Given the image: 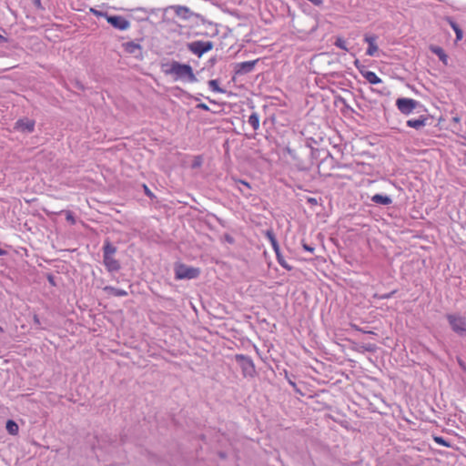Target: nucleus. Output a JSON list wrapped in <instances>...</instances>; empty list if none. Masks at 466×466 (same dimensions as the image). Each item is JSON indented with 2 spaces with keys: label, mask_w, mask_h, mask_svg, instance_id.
<instances>
[{
  "label": "nucleus",
  "mask_w": 466,
  "mask_h": 466,
  "mask_svg": "<svg viewBox=\"0 0 466 466\" xmlns=\"http://www.w3.org/2000/svg\"><path fill=\"white\" fill-rule=\"evenodd\" d=\"M238 106L239 110L235 113L241 114V118L244 120L246 115L244 112L248 111L250 114L248 115V123L253 128V130H257L259 127V118L257 113L253 112V106L251 102L248 97L240 98L238 102L235 101V106Z\"/></svg>",
  "instance_id": "2"
},
{
  "label": "nucleus",
  "mask_w": 466,
  "mask_h": 466,
  "mask_svg": "<svg viewBox=\"0 0 466 466\" xmlns=\"http://www.w3.org/2000/svg\"><path fill=\"white\" fill-rule=\"evenodd\" d=\"M267 236H268V239L270 240L271 244L273 245L275 251L278 253V244L274 238V235L268 234Z\"/></svg>",
  "instance_id": "30"
},
{
  "label": "nucleus",
  "mask_w": 466,
  "mask_h": 466,
  "mask_svg": "<svg viewBox=\"0 0 466 466\" xmlns=\"http://www.w3.org/2000/svg\"><path fill=\"white\" fill-rule=\"evenodd\" d=\"M123 47L126 52L134 55L135 56H137V55L141 53V46L133 41L124 43Z\"/></svg>",
  "instance_id": "17"
},
{
  "label": "nucleus",
  "mask_w": 466,
  "mask_h": 466,
  "mask_svg": "<svg viewBox=\"0 0 466 466\" xmlns=\"http://www.w3.org/2000/svg\"><path fill=\"white\" fill-rule=\"evenodd\" d=\"M371 201L378 206H389L392 199L387 195L375 194L371 197Z\"/></svg>",
  "instance_id": "16"
},
{
  "label": "nucleus",
  "mask_w": 466,
  "mask_h": 466,
  "mask_svg": "<svg viewBox=\"0 0 466 466\" xmlns=\"http://www.w3.org/2000/svg\"><path fill=\"white\" fill-rule=\"evenodd\" d=\"M302 246L306 251H309L310 253H313L315 249V248L312 245L308 244L305 240H302Z\"/></svg>",
  "instance_id": "28"
},
{
  "label": "nucleus",
  "mask_w": 466,
  "mask_h": 466,
  "mask_svg": "<svg viewBox=\"0 0 466 466\" xmlns=\"http://www.w3.org/2000/svg\"><path fill=\"white\" fill-rule=\"evenodd\" d=\"M167 74L175 76V79L187 80L188 82H196L197 77L195 76L192 67L189 65L180 64L179 62L174 61L171 63Z\"/></svg>",
  "instance_id": "1"
},
{
  "label": "nucleus",
  "mask_w": 466,
  "mask_h": 466,
  "mask_svg": "<svg viewBox=\"0 0 466 466\" xmlns=\"http://www.w3.org/2000/svg\"><path fill=\"white\" fill-rule=\"evenodd\" d=\"M5 428L11 435H16L19 431L17 423L12 420H7Z\"/></svg>",
  "instance_id": "21"
},
{
  "label": "nucleus",
  "mask_w": 466,
  "mask_h": 466,
  "mask_svg": "<svg viewBox=\"0 0 466 466\" xmlns=\"http://www.w3.org/2000/svg\"><path fill=\"white\" fill-rule=\"evenodd\" d=\"M354 65L359 69L360 72V69H362V66H364L363 65L360 64V62L358 59H356L354 61Z\"/></svg>",
  "instance_id": "32"
},
{
  "label": "nucleus",
  "mask_w": 466,
  "mask_h": 466,
  "mask_svg": "<svg viewBox=\"0 0 466 466\" xmlns=\"http://www.w3.org/2000/svg\"><path fill=\"white\" fill-rule=\"evenodd\" d=\"M104 290L107 292L109 295L115 297H126L127 296V292L125 289H116L111 286H106L104 288Z\"/></svg>",
  "instance_id": "19"
},
{
  "label": "nucleus",
  "mask_w": 466,
  "mask_h": 466,
  "mask_svg": "<svg viewBox=\"0 0 466 466\" xmlns=\"http://www.w3.org/2000/svg\"><path fill=\"white\" fill-rule=\"evenodd\" d=\"M377 36L374 35H366L364 37V41L369 45V47L366 51V55L370 56H374L379 50V47L376 44Z\"/></svg>",
  "instance_id": "12"
},
{
  "label": "nucleus",
  "mask_w": 466,
  "mask_h": 466,
  "mask_svg": "<svg viewBox=\"0 0 466 466\" xmlns=\"http://www.w3.org/2000/svg\"><path fill=\"white\" fill-rule=\"evenodd\" d=\"M431 50L434 53L443 64H448V56L445 54L444 50L440 46H431Z\"/></svg>",
  "instance_id": "20"
},
{
  "label": "nucleus",
  "mask_w": 466,
  "mask_h": 466,
  "mask_svg": "<svg viewBox=\"0 0 466 466\" xmlns=\"http://www.w3.org/2000/svg\"><path fill=\"white\" fill-rule=\"evenodd\" d=\"M91 12L97 17H105L106 20H107V17L109 16V15L106 12H102V11H97L94 8H91Z\"/></svg>",
  "instance_id": "27"
},
{
  "label": "nucleus",
  "mask_w": 466,
  "mask_h": 466,
  "mask_svg": "<svg viewBox=\"0 0 466 466\" xmlns=\"http://www.w3.org/2000/svg\"><path fill=\"white\" fill-rule=\"evenodd\" d=\"M188 50L198 56H201L204 53L209 51L213 47L210 41H194L187 45Z\"/></svg>",
  "instance_id": "7"
},
{
  "label": "nucleus",
  "mask_w": 466,
  "mask_h": 466,
  "mask_svg": "<svg viewBox=\"0 0 466 466\" xmlns=\"http://www.w3.org/2000/svg\"><path fill=\"white\" fill-rule=\"evenodd\" d=\"M106 21L113 27L121 31L127 30L130 27V22L121 15H109Z\"/></svg>",
  "instance_id": "8"
},
{
  "label": "nucleus",
  "mask_w": 466,
  "mask_h": 466,
  "mask_svg": "<svg viewBox=\"0 0 466 466\" xmlns=\"http://www.w3.org/2000/svg\"><path fill=\"white\" fill-rule=\"evenodd\" d=\"M235 189H238L245 197L252 195L249 184L243 180L235 179Z\"/></svg>",
  "instance_id": "15"
},
{
  "label": "nucleus",
  "mask_w": 466,
  "mask_h": 466,
  "mask_svg": "<svg viewBox=\"0 0 466 466\" xmlns=\"http://www.w3.org/2000/svg\"><path fill=\"white\" fill-rule=\"evenodd\" d=\"M34 321L35 323L39 324V319L36 315L34 317Z\"/></svg>",
  "instance_id": "39"
},
{
  "label": "nucleus",
  "mask_w": 466,
  "mask_h": 466,
  "mask_svg": "<svg viewBox=\"0 0 466 466\" xmlns=\"http://www.w3.org/2000/svg\"><path fill=\"white\" fill-rule=\"evenodd\" d=\"M360 74L370 84L381 83V79L374 72L367 70L365 66H362V69H360Z\"/></svg>",
  "instance_id": "13"
},
{
  "label": "nucleus",
  "mask_w": 466,
  "mask_h": 466,
  "mask_svg": "<svg viewBox=\"0 0 466 466\" xmlns=\"http://www.w3.org/2000/svg\"><path fill=\"white\" fill-rule=\"evenodd\" d=\"M390 294H387V295H384L382 298H384V299H388V298H390Z\"/></svg>",
  "instance_id": "41"
},
{
  "label": "nucleus",
  "mask_w": 466,
  "mask_h": 466,
  "mask_svg": "<svg viewBox=\"0 0 466 466\" xmlns=\"http://www.w3.org/2000/svg\"><path fill=\"white\" fill-rule=\"evenodd\" d=\"M433 441L439 445L448 447V448L451 447V443L441 436H433Z\"/></svg>",
  "instance_id": "24"
},
{
  "label": "nucleus",
  "mask_w": 466,
  "mask_h": 466,
  "mask_svg": "<svg viewBox=\"0 0 466 466\" xmlns=\"http://www.w3.org/2000/svg\"><path fill=\"white\" fill-rule=\"evenodd\" d=\"M208 86L209 87L213 90V91H216V92H222V89H220L218 87V80H210L208 82Z\"/></svg>",
  "instance_id": "26"
},
{
  "label": "nucleus",
  "mask_w": 466,
  "mask_h": 466,
  "mask_svg": "<svg viewBox=\"0 0 466 466\" xmlns=\"http://www.w3.org/2000/svg\"><path fill=\"white\" fill-rule=\"evenodd\" d=\"M258 60L235 63V75H244L253 71Z\"/></svg>",
  "instance_id": "9"
},
{
  "label": "nucleus",
  "mask_w": 466,
  "mask_h": 466,
  "mask_svg": "<svg viewBox=\"0 0 466 466\" xmlns=\"http://www.w3.org/2000/svg\"><path fill=\"white\" fill-rule=\"evenodd\" d=\"M447 319L452 330L458 334H466V319L465 318L454 314L447 315Z\"/></svg>",
  "instance_id": "5"
},
{
  "label": "nucleus",
  "mask_w": 466,
  "mask_h": 466,
  "mask_svg": "<svg viewBox=\"0 0 466 466\" xmlns=\"http://www.w3.org/2000/svg\"><path fill=\"white\" fill-rule=\"evenodd\" d=\"M143 187H144V190H145V193L147 196H148L149 198H154L153 193L150 191V189L146 185H143Z\"/></svg>",
  "instance_id": "31"
},
{
  "label": "nucleus",
  "mask_w": 466,
  "mask_h": 466,
  "mask_svg": "<svg viewBox=\"0 0 466 466\" xmlns=\"http://www.w3.org/2000/svg\"><path fill=\"white\" fill-rule=\"evenodd\" d=\"M278 260H279V263L286 269L288 270H291V267L282 258H279V256L278 255Z\"/></svg>",
  "instance_id": "29"
},
{
  "label": "nucleus",
  "mask_w": 466,
  "mask_h": 466,
  "mask_svg": "<svg viewBox=\"0 0 466 466\" xmlns=\"http://www.w3.org/2000/svg\"><path fill=\"white\" fill-rule=\"evenodd\" d=\"M15 128L23 133H31L35 128V121L28 118L19 119Z\"/></svg>",
  "instance_id": "10"
},
{
  "label": "nucleus",
  "mask_w": 466,
  "mask_h": 466,
  "mask_svg": "<svg viewBox=\"0 0 466 466\" xmlns=\"http://www.w3.org/2000/svg\"><path fill=\"white\" fill-rule=\"evenodd\" d=\"M309 2H311L313 5H317V6H319L322 5L323 1L322 0H309Z\"/></svg>",
  "instance_id": "34"
},
{
  "label": "nucleus",
  "mask_w": 466,
  "mask_h": 466,
  "mask_svg": "<svg viewBox=\"0 0 466 466\" xmlns=\"http://www.w3.org/2000/svg\"><path fill=\"white\" fill-rule=\"evenodd\" d=\"M171 8L174 9L176 15L183 20H188L193 15V13L187 6L174 5Z\"/></svg>",
  "instance_id": "14"
},
{
  "label": "nucleus",
  "mask_w": 466,
  "mask_h": 466,
  "mask_svg": "<svg viewBox=\"0 0 466 466\" xmlns=\"http://www.w3.org/2000/svg\"><path fill=\"white\" fill-rule=\"evenodd\" d=\"M420 103L412 98L400 97L396 100V106L403 115H410Z\"/></svg>",
  "instance_id": "6"
},
{
  "label": "nucleus",
  "mask_w": 466,
  "mask_h": 466,
  "mask_svg": "<svg viewBox=\"0 0 466 466\" xmlns=\"http://www.w3.org/2000/svg\"><path fill=\"white\" fill-rule=\"evenodd\" d=\"M198 108H201V109H204V110H208V106L204 104V103H200L197 106Z\"/></svg>",
  "instance_id": "36"
},
{
  "label": "nucleus",
  "mask_w": 466,
  "mask_h": 466,
  "mask_svg": "<svg viewBox=\"0 0 466 466\" xmlns=\"http://www.w3.org/2000/svg\"><path fill=\"white\" fill-rule=\"evenodd\" d=\"M450 25L456 34V39L461 40L462 38L463 33L459 25L453 21H450Z\"/></svg>",
  "instance_id": "22"
},
{
  "label": "nucleus",
  "mask_w": 466,
  "mask_h": 466,
  "mask_svg": "<svg viewBox=\"0 0 466 466\" xmlns=\"http://www.w3.org/2000/svg\"><path fill=\"white\" fill-rule=\"evenodd\" d=\"M428 118L425 116H420L417 119H409L406 124L408 127H412L416 130H420L426 126Z\"/></svg>",
  "instance_id": "18"
},
{
  "label": "nucleus",
  "mask_w": 466,
  "mask_h": 466,
  "mask_svg": "<svg viewBox=\"0 0 466 466\" xmlns=\"http://www.w3.org/2000/svg\"><path fill=\"white\" fill-rule=\"evenodd\" d=\"M33 2H34V5H35L38 9H41V8H42L41 0H33Z\"/></svg>",
  "instance_id": "35"
},
{
  "label": "nucleus",
  "mask_w": 466,
  "mask_h": 466,
  "mask_svg": "<svg viewBox=\"0 0 466 466\" xmlns=\"http://www.w3.org/2000/svg\"><path fill=\"white\" fill-rule=\"evenodd\" d=\"M116 252V248L106 240L104 245V265L110 272L118 271L120 269L119 262L114 258Z\"/></svg>",
  "instance_id": "3"
},
{
  "label": "nucleus",
  "mask_w": 466,
  "mask_h": 466,
  "mask_svg": "<svg viewBox=\"0 0 466 466\" xmlns=\"http://www.w3.org/2000/svg\"><path fill=\"white\" fill-rule=\"evenodd\" d=\"M3 32H5L4 29H1ZM7 42V38L5 37L1 33H0V44H5Z\"/></svg>",
  "instance_id": "33"
},
{
  "label": "nucleus",
  "mask_w": 466,
  "mask_h": 466,
  "mask_svg": "<svg viewBox=\"0 0 466 466\" xmlns=\"http://www.w3.org/2000/svg\"><path fill=\"white\" fill-rule=\"evenodd\" d=\"M245 376H252L255 373V367L252 361L243 356L237 357Z\"/></svg>",
  "instance_id": "11"
},
{
  "label": "nucleus",
  "mask_w": 466,
  "mask_h": 466,
  "mask_svg": "<svg viewBox=\"0 0 466 466\" xmlns=\"http://www.w3.org/2000/svg\"><path fill=\"white\" fill-rule=\"evenodd\" d=\"M265 233L269 234V233H271V232H270V230H266V232H265Z\"/></svg>",
  "instance_id": "43"
},
{
  "label": "nucleus",
  "mask_w": 466,
  "mask_h": 466,
  "mask_svg": "<svg viewBox=\"0 0 466 466\" xmlns=\"http://www.w3.org/2000/svg\"><path fill=\"white\" fill-rule=\"evenodd\" d=\"M334 45L342 50L349 51L346 46V41L342 37H337Z\"/></svg>",
  "instance_id": "25"
},
{
  "label": "nucleus",
  "mask_w": 466,
  "mask_h": 466,
  "mask_svg": "<svg viewBox=\"0 0 466 466\" xmlns=\"http://www.w3.org/2000/svg\"><path fill=\"white\" fill-rule=\"evenodd\" d=\"M60 215H64L66 222L69 224H75L76 223V218L74 217L73 213L69 210H63L60 212Z\"/></svg>",
  "instance_id": "23"
},
{
  "label": "nucleus",
  "mask_w": 466,
  "mask_h": 466,
  "mask_svg": "<svg viewBox=\"0 0 466 466\" xmlns=\"http://www.w3.org/2000/svg\"><path fill=\"white\" fill-rule=\"evenodd\" d=\"M225 146L227 147L226 154L228 155L229 154L228 141H226Z\"/></svg>",
  "instance_id": "38"
},
{
  "label": "nucleus",
  "mask_w": 466,
  "mask_h": 466,
  "mask_svg": "<svg viewBox=\"0 0 466 466\" xmlns=\"http://www.w3.org/2000/svg\"><path fill=\"white\" fill-rule=\"evenodd\" d=\"M174 270L175 278L177 280L193 279L200 275V269L198 268L190 267L181 262L175 264Z\"/></svg>",
  "instance_id": "4"
},
{
  "label": "nucleus",
  "mask_w": 466,
  "mask_h": 466,
  "mask_svg": "<svg viewBox=\"0 0 466 466\" xmlns=\"http://www.w3.org/2000/svg\"><path fill=\"white\" fill-rule=\"evenodd\" d=\"M308 201H309V203H311L312 205L317 204V199H316V198H309V199H308Z\"/></svg>",
  "instance_id": "37"
},
{
  "label": "nucleus",
  "mask_w": 466,
  "mask_h": 466,
  "mask_svg": "<svg viewBox=\"0 0 466 466\" xmlns=\"http://www.w3.org/2000/svg\"><path fill=\"white\" fill-rule=\"evenodd\" d=\"M453 120L458 122L460 119H459V117H454Z\"/></svg>",
  "instance_id": "42"
},
{
  "label": "nucleus",
  "mask_w": 466,
  "mask_h": 466,
  "mask_svg": "<svg viewBox=\"0 0 466 466\" xmlns=\"http://www.w3.org/2000/svg\"><path fill=\"white\" fill-rule=\"evenodd\" d=\"M2 331H3V329L0 327V332H2Z\"/></svg>",
  "instance_id": "44"
},
{
  "label": "nucleus",
  "mask_w": 466,
  "mask_h": 466,
  "mask_svg": "<svg viewBox=\"0 0 466 466\" xmlns=\"http://www.w3.org/2000/svg\"><path fill=\"white\" fill-rule=\"evenodd\" d=\"M5 253H6V251H5V250H4V249L0 248V256L5 255Z\"/></svg>",
  "instance_id": "40"
}]
</instances>
